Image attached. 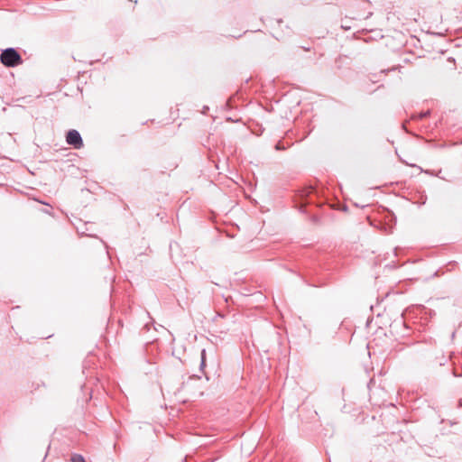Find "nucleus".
I'll return each mask as SVG.
<instances>
[{
	"instance_id": "obj_1",
	"label": "nucleus",
	"mask_w": 462,
	"mask_h": 462,
	"mask_svg": "<svg viewBox=\"0 0 462 462\" xmlns=\"http://www.w3.org/2000/svg\"><path fill=\"white\" fill-rule=\"evenodd\" d=\"M0 62L6 68H15L23 64V60L15 48L9 47L1 51Z\"/></svg>"
},
{
	"instance_id": "obj_2",
	"label": "nucleus",
	"mask_w": 462,
	"mask_h": 462,
	"mask_svg": "<svg viewBox=\"0 0 462 462\" xmlns=\"http://www.w3.org/2000/svg\"><path fill=\"white\" fill-rule=\"evenodd\" d=\"M66 142L74 149H80L83 146L82 137L78 130L70 129L66 134Z\"/></svg>"
},
{
	"instance_id": "obj_3",
	"label": "nucleus",
	"mask_w": 462,
	"mask_h": 462,
	"mask_svg": "<svg viewBox=\"0 0 462 462\" xmlns=\"http://www.w3.org/2000/svg\"><path fill=\"white\" fill-rule=\"evenodd\" d=\"M206 349H202L200 353V365H199V370L201 372H204V369L206 367Z\"/></svg>"
},
{
	"instance_id": "obj_4",
	"label": "nucleus",
	"mask_w": 462,
	"mask_h": 462,
	"mask_svg": "<svg viewBox=\"0 0 462 462\" xmlns=\"http://www.w3.org/2000/svg\"><path fill=\"white\" fill-rule=\"evenodd\" d=\"M71 462H86L85 458L83 457V456L79 455V454H74L72 457H71Z\"/></svg>"
},
{
	"instance_id": "obj_5",
	"label": "nucleus",
	"mask_w": 462,
	"mask_h": 462,
	"mask_svg": "<svg viewBox=\"0 0 462 462\" xmlns=\"http://www.w3.org/2000/svg\"><path fill=\"white\" fill-rule=\"evenodd\" d=\"M275 150L277 151H283V150H286L287 149V146H285L283 144V143L282 141H279L276 144H275Z\"/></svg>"
},
{
	"instance_id": "obj_6",
	"label": "nucleus",
	"mask_w": 462,
	"mask_h": 462,
	"mask_svg": "<svg viewBox=\"0 0 462 462\" xmlns=\"http://www.w3.org/2000/svg\"><path fill=\"white\" fill-rule=\"evenodd\" d=\"M430 114V110L425 111V112H420L418 114L417 117L419 119H423V118L427 117Z\"/></svg>"
},
{
	"instance_id": "obj_7",
	"label": "nucleus",
	"mask_w": 462,
	"mask_h": 462,
	"mask_svg": "<svg viewBox=\"0 0 462 462\" xmlns=\"http://www.w3.org/2000/svg\"><path fill=\"white\" fill-rule=\"evenodd\" d=\"M218 318H224V315L221 314V313H217V315L215 316V318H213V321H217Z\"/></svg>"
},
{
	"instance_id": "obj_8",
	"label": "nucleus",
	"mask_w": 462,
	"mask_h": 462,
	"mask_svg": "<svg viewBox=\"0 0 462 462\" xmlns=\"http://www.w3.org/2000/svg\"><path fill=\"white\" fill-rule=\"evenodd\" d=\"M208 109H209V108H208V106H203V109H202V114L206 115V114H207V111H208Z\"/></svg>"
},
{
	"instance_id": "obj_9",
	"label": "nucleus",
	"mask_w": 462,
	"mask_h": 462,
	"mask_svg": "<svg viewBox=\"0 0 462 462\" xmlns=\"http://www.w3.org/2000/svg\"><path fill=\"white\" fill-rule=\"evenodd\" d=\"M230 99L228 101H226V106H230Z\"/></svg>"
}]
</instances>
